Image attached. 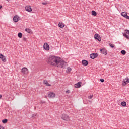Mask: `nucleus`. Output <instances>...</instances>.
<instances>
[{
    "mask_svg": "<svg viewBox=\"0 0 129 129\" xmlns=\"http://www.w3.org/2000/svg\"><path fill=\"white\" fill-rule=\"evenodd\" d=\"M59 28H64L65 27V24L63 22H59L58 24Z\"/></svg>",
    "mask_w": 129,
    "mask_h": 129,
    "instance_id": "nucleus-17",
    "label": "nucleus"
},
{
    "mask_svg": "<svg viewBox=\"0 0 129 129\" xmlns=\"http://www.w3.org/2000/svg\"><path fill=\"white\" fill-rule=\"evenodd\" d=\"M71 70H72V69H71V68L68 67V68H67V72H68V73H69V72H70V71H71Z\"/></svg>",
    "mask_w": 129,
    "mask_h": 129,
    "instance_id": "nucleus-22",
    "label": "nucleus"
},
{
    "mask_svg": "<svg viewBox=\"0 0 129 129\" xmlns=\"http://www.w3.org/2000/svg\"><path fill=\"white\" fill-rule=\"evenodd\" d=\"M66 93H67V94L70 93V91L69 90H67L66 91Z\"/></svg>",
    "mask_w": 129,
    "mask_h": 129,
    "instance_id": "nucleus-28",
    "label": "nucleus"
},
{
    "mask_svg": "<svg viewBox=\"0 0 129 129\" xmlns=\"http://www.w3.org/2000/svg\"><path fill=\"white\" fill-rule=\"evenodd\" d=\"M100 81H101V82H104V79H100Z\"/></svg>",
    "mask_w": 129,
    "mask_h": 129,
    "instance_id": "nucleus-29",
    "label": "nucleus"
},
{
    "mask_svg": "<svg viewBox=\"0 0 129 129\" xmlns=\"http://www.w3.org/2000/svg\"><path fill=\"white\" fill-rule=\"evenodd\" d=\"M22 36H23V34H22V33L21 32L18 33V36L19 37V38H22Z\"/></svg>",
    "mask_w": 129,
    "mask_h": 129,
    "instance_id": "nucleus-23",
    "label": "nucleus"
},
{
    "mask_svg": "<svg viewBox=\"0 0 129 129\" xmlns=\"http://www.w3.org/2000/svg\"><path fill=\"white\" fill-rule=\"evenodd\" d=\"M94 38L96 39V40H98L99 42L101 41V38H100V36L98 34H95L94 35Z\"/></svg>",
    "mask_w": 129,
    "mask_h": 129,
    "instance_id": "nucleus-9",
    "label": "nucleus"
},
{
    "mask_svg": "<svg viewBox=\"0 0 129 129\" xmlns=\"http://www.w3.org/2000/svg\"><path fill=\"white\" fill-rule=\"evenodd\" d=\"M0 59H1L2 61H3V62H6V57H5V56H4L2 54H0Z\"/></svg>",
    "mask_w": 129,
    "mask_h": 129,
    "instance_id": "nucleus-15",
    "label": "nucleus"
},
{
    "mask_svg": "<svg viewBox=\"0 0 129 129\" xmlns=\"http://www.w3.org/2000/svg\"><path fill=\"white\" fill-rule=\"evenodd\" d=\"M123 36L125 37L127 39H129V30H126L125 31V33H123Z\"/></svg>",
    "mask_w": 129,
    "mask_h": 129,
    "instance_id": "nucleus-5",
    "label": "nucleus"
},
{
    "mask_svg": "<svg viewBox=\"0 0 129 129\" xmlns=\"http://www.w3.org/2000/svg\"><path fill=\"white\" fill-rule=\"evenodd\" d=\"M48 64L55 67L63 68L66 62L61 58L55 56H50L47 61Z\"/></svg>",
    "mask_w": 129,
    "mask_h": 129,
    "instance_id": "nucleus-1",
    "label": "nucleus"
},
{
    "mask_svg": "<svg viewBox=\"0 0 129 129\" xmlns=\"http://www.w3.org/2000/svg\"><path fill=\"white\" fill-rule=\"evenodd\" d=\"M2 8V6H0V9Z\"/></svg>",
    "mask_w": 129,
    "mask_h": 129,
    "instance_id": "nucleus-36",
    "label": "nucleus"
},
{
    "mask_svg": "<svg viewBox=\"0 0 129 129\" xmlns=\"http://www.w3.org/2000/svg\"><path fill=\"white\" fill-rule=\"evenodd\" d=\"M25 31L29 34H31V33H32V30L31 29H30V28L25 29Z\"/></svg>",
    "mask_w": 129,
    "mask_h": 129,
    "instance_id": "nucleus-19",
    "label": "nucleus"
},
{
    "mask_svg": "<svg viewBox=\"0 0 129 129\" xmlns=\"http://www.w3.org/2000/svg\"><path fill=\"white\" fill-rule=\"evenodd\" d=\"M97 57V54L92 53L90 54L91 59H95Z\"/></svg>",
    "mask_w": 129,
    "mask_h": 129,
    "instance_id": "nucleus-14",
    "label": "nucleus"
},
{
    "mask_svg": "<svg viewBox=\"0 0 129 129\" xmlns=\"http://www.w3.org/2000/svg\"><path fill=\"white\" fill-rule=\"evenodd\" d=\"M44 84L46 85V86H51V84H49L48 81L46 80L44 81Z\"/></svg>",
    "mask_w": 129,
    "mask_h": 129,
    "instance_id": "nucleus-18",
    "label": "nucleus"
},
{
    "mask_svg": "<svg viewBox=\"0 0 129 129\" xmlns=\"http://www.w3.org/2000/svg\"><path fill=\"white\" fill-rule=\"evenodd\" d=\"M92 16H97V13L95 11H92Z\"/></svg>",
    "mask_w": 129,
    "mask_h": 129,
    "instance_id": "nucleus-21",
    "label": "nucleus"
},
{
    "mask_svg": "<svg viewBox=\"0 0 129 129\" xmlns=\"http://www.w3.org/2000/svg\"><path fill=\"white\" fill-rule=\"evenodd\" d=\"M15 23H17L20 20V17L18 15H15L13 19Z\"/></svg>",
    "mask_w": 129,
    "mask_h": 129,
    "instance_id": "nucleus-8",
    "label": "nucleus"
},
{
    "mask_svg": "<svg viewBox=\"0 0 129 129\" xmlns=\"http://www.w3.org/2000/svg\"><path fill=\"white\" fill-rule=\"evenodd\" d=\"M47 96L49 98H54V97H55V96H56V94H55V93L50 92L48 94Z\"/></svg>",
    "mask_w": 129,
    "mask_h": 129,
    "instance_id": "nucleus-7",
    "label": "nucleus"
},
{
    "mask_svg": "<svg viewBox=\"0 0 129 129\" xmlns=\"http://www.w3.org/2000/svg\"><path fill=\"white\" fill-rule=\"evenodd\" d=\"M121 15L122 16V17H124V18H125V19L129 20V16L127 15L126 12H122Z\"/></svg>",
    "mask_w": 129,
    "mask_h": 129,
    "instance_id": "nucleus-6",
    "label": "nucleus"
},
{
    "mask_svg": "<svg viewBox=\"0 0 129 129\" xmlns=\"http://www.w3.org/2000/svg\"><path fill=\"white\" fill-rule=\"evenodd\" d=\"M2 95L0 94V99H2Z\"/></svg>",
    "mask_w": 129,
    "mask_h": 129,
    "instance_id": "nucleus-34",
    "label": "nucleus"
},
{
    "mask_svg": "<svg viewBox=\"0 0 129 129\" xmlns=\"http://www.w3.org/2000/svg\"><path fill=\"white\" fill-rule=\"evenodd\" d=\"M2 122L3 123H7V122H8V119H5L2 120Z\"/></svg>",
    "mask_w": 129,
    "mask_h": 129,
    "instance_id": "nucleus-25",
    "label": "nucleus"
},
{
    "mask_svg": "<svg viewBox=\"0 0 129 129\" xmlns=\"http://www.w3.org/2000/svg\"><path fill=\"white\" fill-rule=\"evenodd\" d=\"M92 97H93V95H91L88 97V98L89 99H91L92 98Z\"/></svg>",
    "mask_w": 129,
    "mask_h": 129,
    "instance_id": "nucleus-27",
    "label": "nucleus"
},
{
    "mask_svg": "<svg viewBox=\"0 0 129 129\" xmlns=\"http://www.w3.org/2000/svg\"><path fill=\"white\" fill-rule=\"evenodd\" d=\"M89 102L91 103V101H89Z\"/></svg>",
    "mask_w": 129,
    "mask_h": 129,
    "instance_id": "nucleus-35",
    "label": "nucleus"
},
{
    "mask_svg": "<svg viewBox=\"0 0 129 129\" xmlns=\"http://www.w3.org/2000/svg\"><path fill=\"white\" fill-rule=\"evenodd\" d=\"M46 98H47V96H45Z\"/></svg>",
    "mask_w": 129,
    "mask_h": 129,
    "instance_id": "nucleus-37",
    "label": "nucleus"
},
{
    "mask_svg": "<svg viewBox=\"0 0 129 129\" xmlns=\"http://www.w3.org/2000/svg\"><path fill=\"white\" fill-rule=\"evenodd\" d=\"M81 84H82V83L79 82L78 83L75 84V87L76 88H79L81 87Z\"/></svg>",
    "mask_w": 129,
    "mask_h": 129,
    "instance_id": "nucleus-11",
    "label": "nucleus"
},
{
    "mask_svg": "<svg viewBox=\"0 0 129 129\" xmlns=\"http://www.w3.org/2000/svg\"><path fill=\"white\" fill-rule=\"evenodd\" d=\"M129 83V78L127 77L123 80L122 85L123 86H125V85H126V84H127V83Z\"/></svg>",
    "mask_w": 129,
    "mask_h": 129,
    "instance_id": "nucleus-3",
    "label": "nucleus"
},
{
    "mask_svg": "<svg viewBox=\"0 0 129 129\" xmlns=\"http://www.w3.org/2000/svg\"><path fill=\"white\" fill-rule=\"evenodd\" d=\"M23 41H27V38H26V37H24Z\"/></svg>",
    "mask_w": 129,
    "mask_h": 129,
    "instance_id": "nucleus-32",
    "label": "nucleus"
},
{
    "mask_svg": "<svg viewBox=\"0 0 129 129\" xmlns=\"http://www.w3.org/2000/svg\"><path fill=\"white\" fill-rule=\"evenodd\" d=\"M121 53L122 55H125L126 54V51H125L124 50H123L121 51Z\"/></svg>",
    "mask_w": 129,
    "mask_h": 129,
    "instance_id": "nucleus-24",
    "label": "nucleus"
},
{
    "mask_svg": "<svg viewBox=\"0 0 129 129\" xmlns=\"http://www.w3.org/2000/svg\"><path fill=\"white\" fill-rule=\"evenodd\" d=\"M82 63L84 66H87V65H88V61H87L86 60H83L82 61Z\"/></svg>",
    "mask_w": 129,
    "mask_h": 129,
    "instance_id": "nucleus-16",
    "label": "nucleus"
},
{
    "mask_svg": "<svg viewBox=\"0 0 129 129\" xmlns=\"http://www.w3.org/2000/svg\"><path fill=\"white\" fill-rule=\"evenodd\" d=\"M100 52L104 55H107V51L105 49H100Z\"/></svg>",
    "mask_w": 129,
    "mask_h": 129,
    "instance_id": "nucleus-12",
    "label": "nucleus"
},
{
    "mask_svg": "<svg viewBox=\"0 0 129 129\" xmlns=\"http://www.w3.org/2000/svg\"><path fill=\"white\" fill-rule=\"evenodd\" d=\"M61 118H62V119H63V120H65L66 121H69V120H70V118H69V116H68L66 114H63L62 115Z\"/></svg>",
    "mask_w": 129,
    "mask_h": 129,
    "instance_id": "nucleus-2",
    "label": "nucleus"
},
{
    "mask_svg": "<svg viewBox=\"0 0 129 129\" xmlns=\"http://www.w3.org/2000/svg\"><path fill=\"white\" fill-rule=\"evenodd\" d=\"M36 115H37V114L33 115H32V117H35V116H36Z\"/></svg>",
    "mask_w": 129,
    "mask_h": 129,
    "instance_id": "nucleus-33",
    "label": "nucleus"
},
{
    "mask_svg": "<svg viewBox=\"0 0 129 129\" xmlns=\"http://www.w3.org/2000/svg\"><path fill=\"white\" fill-rule=\"evenodd\" d=\"M43 48L46 51H49V50H50V46H49V44L47 43L44 44Z\"/></svg>",
    "mask_w": 129,
    "mask_h": 129,
    "instance_id": "nucleus-4",
    "label": "nucleus"
},
{
    "mask_svg": "<svg viewBox=\"0 0 129 129\" xmlns=\"http://www.w3.org/2000/svg\"><path fill=\"white\" fill-rule=\"evenodd\" d=\"M0 129H5V128L0 125Z\"/></svg>",
    "mask_w": 129,
    "mask_h": 129,
    "instance_id": "nucleus-31",
    "label": "nucleus"
},
{
    "mask_svg": "<svg viewBox=\"0 0 129 129\" xmlns=\"http://www.w3.org/2000/svg\"><path fill=\"white\" fill-rule=\"evenodd\" d=\"M21 71L23 74H27L28 73V69L27 68H23L22 69Z\"/></svg>",
    "mask_w": 129,
    "mask_h": 129,
    "instance_id": "nucleus-10",
    "label": "nucleus"
},
{
    "mask_svg": "<svg viewBox=\"0 0 129 129\" xmlns=\"http://www.w3.org/2000/svg\"><path fill=\"white\" fill-rule=\"evenodd\" d=\"M109 46L111 47V48H114L115 47V45L114 44H112L111 43H109Z\"/></svg>",
    "mask_w": 129,
    "mask_h": 129,
    "instance_id": "nucleus-26",
    "label": "nucleus"
},
{
    "mask_svg": "<svg viewBox=\"0 0 129 129\" xmlns=\"http://www.w3.org/2000/svg\"><path fill=\"white\" fill-rule=\"evenodd\" d=\"M48 3H47V2H43L42 3V5H47Z\"/></svg>",
    "mask_w": 129,
    "mask_h": 129,
    "instance_id": "nucleus-30",
    "label": "nucleus"
},
{
    "mask_svg": "<svg viewBox=\"0 0 129 129\" xmlns=\"http://www.w3.org/2000/svg\"><path fill=\"white\" fill-rule=\"evenodd\" d=\"M122 106H126V102L123 101L121 103Z\"/></svg>",
    "mask_w": 129,
    "mask_h": 129,
    "instance_id": "nucleus-20",
    "label": "nucleus"
},
{
    "mask_svg": "<svg viewBox=\"0 0 129 129\" xmlns=\"http://www.w3.org/2000/svg\"><path fill=\"white\" fill-rule=\"evenodd\" d=\"M25 10H26V11H27V12H29V13L32 12V9L31 8V6L25 7Z\"/></svg>",
    "mask_w": 129,
    "mask_h": 129,
    "instance_id": "nucleus-13",
    "label": "nucleus"
}]
</instances>
